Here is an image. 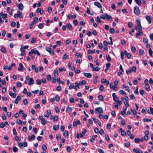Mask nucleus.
<instances>
[{
  "instance_id": "obj_1",
  "label": "nucleus",
  "mask_w": 153,
  "mask_h": 153,
  "mask_svg": "<svg viewBox=\"0 0 153 153\" xmlns=\"http://www.w3.org/2000/svg\"><path fill=\"white\" fill-rule=\"evenodd\" d=\"M134 13L137 15L138 16L140 13V10L138 7L137 6H134Z\"/></svg>"
},
{
  "instance_id": "obj_2",
  "label": "nucleus",
  "mask_w": 153,
  "mask_h": 153,
  "mask_svg": "<svg viewBox=\"0 0 153 153\" xmlns=\"http://www.w3.org/2000/svg\"><path fill=\"white\" fill-rule=\"evenodd\" d=\"M136 68L134 67H133L132 68L130 69L129 70H127L126 71V73L127 74H128L130 73H132L133 72H135L136 71Z\"/></svg>"
},
{
  "instance_id": "obj_3",
  "label": "nucleus",
  "mask_w": 153,
  "mask_h": 153,
  "mask_svg": "<svg viewBox=\"0 0 153 153\" xmlns=\"http://www.w3.org/2000/svg\"><path fill=\"white\" fill-rule=\"evenodd\" d=\"M45 50L49 52L51 55H54V51L52 49L49 47H47L46 48Z\"/></svg>"
},
{
  "instance_id": "obj_4",
  "label": "nucleus",
  "mask_w": 153,
  "mask_h": 153,
  "mask_svg": "<svg viewBox=\"0 0 153 153\" xmlns=\"http://www.w3.org/2000/svg\"><path fill=\"white\" fill-rule=\"evenodd\" d=\"M95 111L96 113H103V109L102 107H99L95 109Z\"/></svg>"
},
{
  "instance_id": "obj_5",
  "label": "nucleus",
  "mask_w": 153,
  "mask_h": 153,
  "mask_svg": "<svg viewBox=\"0 0 153 153\" xmlns=\"http://www.w3.org/2000/svg\"><path fill=\"white\" fill-rule=\"evenodd\" d=\"M31 51H32L33 53L36 54H37L39 56H40V53L39 52L36 50L35 48L31 50Z\"/></svg>"
},
{
  "instance_id": "obj_6",
  "label": "nucleus",
  "mask_w": 153,
  "mask_h": 153,
  "mask_svg": "<svg viewBox=\"0 0 153 153\" xmlns=\"http://www.w3.org/2000/svg\"><path fill=\"white\" fill-rule=\"evenodd\" d=\"M21 97L20 96H17L16 99L15 100V103L16 104H17L19 101L21 100Z\"/></svg>"
},
{
  "instance_id": "obj_7",
  "label": "nucleus",
  "mask_w": 153,
  "mask_h": 153,
  "mask_svg": "<svg viewBox=\"0 0 153 153\" xmlns=\"http://www.w3.org/2000/svg\"><path fill=\"white\" fill-rule=\"evenodd\" d=\"M124 54L126 56L128 59H130L131 58V55L129 53L127 52L126 50L124 51Z\"/></svg>"
},
{
  "instance_id": "obj_8",
  "label": "nucleus",
  "mask_w": 153,
  "mask_h": 153,
  "mask_svg": "<svg viewBox=\"0 0 153 153\" xmlns=\"http://www.w3.org/2000/svg\"><path fill=\"white\" fill-rule=\"evenodd\" d=\"M94 4L99 8H102V5L98 2H95L94 3Z\"/></svg>"
},
{
  "instance_id": "obj_9",
  "label": "nucleus",
  "mask_w": 153,
  "mask_h": 153,
  "mask_svg": "<svg viewBox=\"0 0 153 153\" xmlns=\"http://www.w3.org/2000/svg\"><path fill=\"white\" fill-rule=\"evenodd\" d=\"M34 81L33 79L32 78H30L29 80V82L28 83V85H31L33 84L34 83Z\"/></svg>"
},
{
  "instance_id": "obj_10",
  "label": "nucleus",
  "mask_w": 153,
  "mask_h": 153,
  "mask_svg": "<svg viewBox=\"0 0 153 153\" xmlns=\"http://www.w3.org/2000/svg\"><path fill=\"white\" fill-rule=\"evenodd\" d=\"M19 9L20 10L22 11L23 10L24 8V6L22 3L19 4L18 6Z\"/></svg>"
},
{
  "instance_id": "obj_11",
  "label": "nucleus",
  "mask_w": 153,
  "mask_h": 153,
  "mask_svg": "<svg viewBox=\"0 0 153 153\" xmlns=\"http://www.w3.org/2000/svg\"><path fill=\"white\" fill-rule=\"evenodd\" d=\"M84 75L87 78H90L92 77V74L90 73H84Z\"/></svg>"
},
{
  "instance_id": "obj_12",
  "label": "nucleus",
  "mask_w": 153,
  "mask_h": 153,
  "mask_svg": "<svg viewBox=\"0 0 153 153\" xmlns=\"http://www.w3.org/2000/svg\"><path fill=\"white\" fill-rule=\"evenodd\" d=\"M35 138V136L34 134H32L31 136H29L28 137V140L30 141L32 139L34 140Z\"/></svg>"
},
{
  "instance_id": "obj_13",
  "label": "nucleus",
  "mask_w": 153,
  "mask_h": 153,
  "mask_svg": "<svg viewBox=\"0 0 153 153\" xmlns=\"http://www.w3.org/2000/svg\"><path fill=\"white\" fill-rule=\"evenodd\" d=\"M105 19L110 20L112 19L111 16L110 15H108L107 13H105Z\"/></svg>"
},
{
  "instance_id": "obj_14",
  "label": "nucleus",
  "mask_w": 153,
  "mask_h": 153,
  "mask_svg": "<svg viewBox=\"0 0 153 153\" xmlns=\"http://www.w3.org/2000/svg\"><path fill=\"white\" fill-rule=\"evenodd\" d=\"M19 66L20 68H18V70L19 71H22L23 68H24L23 65L21 63H20L19 64Z\"/></svg>"
},
{
  "instance_id": "obj_15",
  "label": "nucleus",
  "mask_w": 153,
  "mask_h": 153,
  "mask_svg": "<svg viewBox=\"0 0 153 153\" xmlns=\"http://www.w3.org/2000/svg\"><path fill=\"white\" fill-rule=\"evenodd\" d=\"M32 68L33 70H34L35 72L37 73L38 72V68L36 67L35 65H33L32 66Z\"/></svg>"
},
{
  "instance_id": "obj_16",
  "label": "nucleus",
  "mask_w": 153,
  "mask_h": 153,
  "mask_svg": "<svg viewBox=\"0 0 153 153\" xmlns=\"http://www.w3.org/2000/svg\"><path fill=\"white\" fill-rule=\"evenodd\" d=\"M146 20L148 21L149 23L150 24L151 22V17L148 16H147L146 17Z\"/></svg>"
},
{
  "instance_id": "obj_17",
  "label": "nucleus",
  "mask_w": 153,
  "mask_h": 153,
  "mask_svg": "<svg viewBox=\"0 0 153 153\" xmlns=\"http://www.w3.org/2000/svg\"><path fill=\"white\" fill-rule=\"evenodd\" d=\"M36 12L38 13H39L41 15H42L43 13V10H41L40 8H39L37 9Z\"/></svg>"
},
{
  "instance_id": "obj_18",
  "label": "nucleus",
  "mask_w": 153,
  "mask_h": 153,
  "mask_svg": "<svg viewBox=\"0 0 153 153\" xmlns=\"http://www.w3.org/2000/svg\"><path fill=\"white\" fill-rule=\"evenodd\" d=\"M0 15L1 16H2L3 18L4 19H5L7 17V15L6 13L3 14L2 12H1L0 13Z\"/></svg>"
},
{
  "instance_id": "obj_19",
  "label": "nucleus",
  "mask_w": 153,
  "mask_h": 153,
  "mask_svg": "<svg viewBox=\"0 0 153 153\" xmlns=\"http://www.w3.org/2000/svg\"><path fill=\"white\" fill-rule=\"evenodd\" d=\"M59 124H58L57 125H54L53 126V129L55 131H56L59 129Z\"/></svg>"
},
{
  "instance_id": "obj_20",
  "label": "nucleus",
  "mask_w": 153,
  "mask_h": 153,
  "mask_svg": "<svg viewBox=\"0 0 153 153\" xmlns=\"http://www.w3.org/2000/svg\"><path fill=\"white\" fill-rule=\"evenodd\" d=\"M18 15L19 17L20 18H22L23 17L22 13L19 11H18L17 12Z\"/></svg>"
},
{
  "instance_id": "obj_21",
  "label": "nucleus",
  "mask_w": 153,
  "mask_h": 153,
  "mask_svg": "<svg viewBox=\"0 0 153 153\" xmlns=\"http://www.w3.org/2000/svg\"><path fill=\"white\" fill-rule=\"evenodd\" d=\"M38 19L37 17H34L33 18V20L32 22V23L33 24H35L38 21Z\"/></svg>"
},
{
  "instance_id": "obj_22",
  "label": "nucleus",
  "mask_w": 153,
  "mask_h": 153,
  "mask_svg": "<svg viewBox=\"0 0 153 153\" xmlns=\"http://www.w3.org/2000/svg\"><path fill=\"white\" fill-rule=\"evenodd\" d=\"M72 109L71 107L68 106L66 109V111L68 113H70L72 111Z\"/></svg>"
},
{
  "instance_id": "obj_23",
  "label": "nucleus",
  "mask_w": 153,
  "mask_h": 153,
  "mask_svg": "<svg viewBox=\"0 0 153 153\" xmlns=\"http://www.w3.org/2000/svg\"><path fill=\"white\" fill-rule=\"evenodd\" d=\"M120 94L121 95H126V93L123 90H121L119 91Z\"/></svg>"
},
{
  "instance_id": "obj_24",
  "label": "nucleus",
  "mask_w": 153,
  "mask_h": 153,
  "mask_svg": "<svg viewBox=\"0 0 153 153\" xmlns=\"http://www.w3.org/2000/svg\"><path fill=\"white\" fill-rule=\"evenodd\" d=\"M145 88L146 90L148 91L150 90V86L149 84L147 83L145 86Z\"/></svg>"
},
{
  "instance_id": "obj_25",
  "label": "nucleus",
  "mask_w": 153,
  "mask_h": 153,
  "mask_svg": "<svg viewBox=\"0 0 153 153\" xmlns=\"http://www.w3.org/2000/svg\"><path fill=\"white\" fill-rule=\"evenodd\" d=\"M140 151H141V150H139V149L138 148H137L136 149L134 148L133 149V152H135L136 153H139Z\"/></svg>"
},
{
  "instance_id": "obj_26",
  "label": "nucleus",
  "mask_w": 153,
  "mask_h": 153,
  "mask_svg": "<svg viewBox=\"0 0 153 153\" xmlns=\"http://www.w3.org/2000/svg\"><path fill=\"white\" fill-rule=\"evenodd\" d=\"M63 135L65 137H68V131H65L63 133Z\"/></svg>"
},
{
  "instance_id": "obj_27",
  "label": "nucleus",
  "mask_w": 153,
  "mask_h": 153,
  "mask_svg": "<svg viewBox=\"0 0 153 153\" xmlns=\"http://www.w3.org/2000/svg\"><path fill=\"white\" fill-rule=\"evenodd\" d=\"M100 68L98 67H96V68H94L92 69L93 71H98L100 70Z\"/></svg>"
},
{
  "instance_id": "obj_28",
  "label": "nucleus",
  "mask_w": 153,
  "mask_h": 153,
  "mask_svg": "<svg viewBox=\"0 0 153 153\" xmlns=\"http://www.w3.org/2000/svg\"><path fill=\"white\" fill-rule=\"evenodd\" d=\"M98 97L99 100L100 101H102L104 100V97L101 95H99Z\"/></svg>"
},
{
  "instance_id": "obj_29",
  "label": "nucleus",
  "mask_w": 153,
  "mask_h": 153,
  "mask_svg": "<svg viewBox=\"0 0 153 153\" xmlns=\"http://www.w3.org/2000/svg\"><path fill=\"white\" fill-rule=\"evenodd\" d=\"M106 58L108 62H110L111 61V58L110 57L109 54H107L106 56Z\"/></svg>"
},
{
  "instance_id": "obj_30",
  "label": "nucleus",
  "mask_w": 153,
  "mask_h": 153,
  "mask_svg": "<svg viewBox=\"0 0 153 153\" xmlns=\"http://www.w3.org/2000/svg\"><path fill=\"white\" fill-rule=\"evenodd\" d=\"M135 1L138 5H141V1L140 0H135Z\"/></svg>"
},
{
  "instance_id": "obj_31",
  "label": "nucleus",
  "mask_w": 153,
  "mask_h": 153,
  "mask_svg": "<svg viewBox=\"0 0 153 153\" xmlns=\"http://www.w3.org/2000/svg\"><path fill=\"white\" fill-rule=\"evenodd\" d=\"M137 27H139L141 26L140 21L138 19L137 20Z\"/></svg>"
},
{
  "instance_id": "obj_32",
  "label": "nucleus",
  "mask_w": 153,
  "mask_h": 153,
  "mask_svg": "<svg viewBox=\"0 0 153 153\" xmlns=\"http://www.w3.org/2000/svg\"><path fill=\"white\" fill-rule=\"evenodd\" d=\"M66 27H68L70 30H72V27L70 23L68 24V25H66Z\"/></svg>"
},
{
  "instance_id": "obj_33",
  "label": "nucleus",
  "mask_w": 153,
  "mask_h": 153,
  "mask_svg": "<svg viewBox=\"0 0 153 153\" xmlns=\"http://www.w3.org/2000/svg\"><path fill=\"white\" fill-rule=\"evenodd\" d=\"M149 55L151 57L152 56L153 51H152L151 48H150L149 49Z\"/></svg>"
},
{
  "instance_id": "obj_34",
  "label": "nucleus",
  "mask_w": 153,
  "mask_h": 153,
  "mask_svg": "<svg viewBox=\"0 0 153 153\" xmlns=\"http://www.w3.org/2000/svg\"><path fill=\"white\" fill-rule=\"evenodd\" d=\"M121 135L122 136L124 137L126 134V132L124 130L121 131Z\"/></svg>"
},
{
  "instance_id": "obj_35",
  "label": "nucleus",
  "mask_w": 153,
  "mask_h": 153,
  "mask_svg": "<svg viewBox=\"0 0 153 153\" xmlns=\"http://www.w3.org/2000/svg\"><path fill=\"white\" fill-rule=\"evenodd\" d=\"M1 52L4 53H5L6 52V49L4 47H3L1 48Z\"/></svg>"
},
{
  "instance_id": "obj_36",
  "label": "nucleus",
  "mask_w": 153,
  "mask_h": 153,
  "mask_svg": "<svg viewBox=\"0 0 153 153\" xmlns=\"http://www.w3.org/2000/svg\"><path fill=\"white\" fill-rule=\"evenodd\" d=\"M134 93L136 95H138L139 94L138 88L137 87L136 88L135 90L134 91Z\"/></svg>"
},
{
  "instance_id": "obj_37",
  "label": "nucleus",
  "mask_w": 153,
  "mask_h": 153,
  "mask_svg": "<svg viewBox=\"0 0 153 153\" xmlns=\"http://www.w3.org/2000/svg\"><path fill=\"white\" fill-rule=\"evenodd\" d=\"M121 44L123 45H125L126 44V41L123 39H121Z\"/></svg>"
},
{
  "instance_id": "obj_38",
  "label": "nucleus",
  "mask_w": 153,
  "mask_h": 153,
  "mask_svg": "<svg viewBox=\"0 0 153 153\" xmlns=\"http://www.w3.org/2000/svg\"><path fill=\"white\" fill-rule=\"evenodd\" d=\"M18 149L16 147L14 146V147H13V151L14 152H17L18 151Z\"/></svg>"
},
{
  "instance_id": "obj_39",
  "label": "nucleus",
  "mask_w": 153,
  "mask_h": 153,
  "mask_svg": "<svg viewBox=\"0 0 153 153\" xmlns=\"http://www.w3.org/2000/svg\"><path fill=\"white\" fill-rule=\"evenodd\" d=\"M58 117L57 116L55 115L53 118V120L54 121H57L58 120Z\"/></svg>"
},
{
  "instance_id": "obj_40",
  "label": "nucleus",
  "mask_w": 153,
  "mask_h": 153,
  "mask_svg": "<svg viewBox=\"0 0 153 153\" xmlns=\"http://www.w3.org/2000/svg\"><path fill=\"white\" fill-rule=\"evenodd\" d=\"M36 41V39L35 38H33L31 41V42L32 43H34Z\"/></svg>"
},
{
  "instance_id": "obj_41",
  "label": "nucleus",
  "mask_w": 153,
  "mask_h": 153,
  "mask_svg": "<svg viewBox=\"0 0 153 153\" xmlns=\"http://www.w3.org/2000/svg\"><path fill=\"white\" fill-rule=\"evenodd\" d=\"M61 137L60 134H57L56 135V139L57 140H59L61 139Z\"/></svg>"
},
{
  "instance_id": "obj_42",
  "label": "nucleus",
  "mask_w": 153,
  "mask_h": 153,
  "mask_svg": "<svg viewBox=\"0 0 153 153\" xmlns=\"http://www.w3.org/2000/svg\"><path fill=\"white\" fill-rule=\"evenodd\" d=\"M54 75L55 76H58V71L57 70H55L53 72Z\"/></svg>"
},
{
  "instance_id": "obj_43",
  "label": "nucleus",
  "mask_w": 153,
  "mask_h": 153,
  "mask_svg": "<svg viewBox=\"0 0 153 153\" xmlns=\"http://www.w3.org/2000/svg\"><path fill=\"white\" fill-rule=\"evenodd\" d=\"M97 21L98 23H101V20H100V18L99 16H97Z\"/></svg>"
},
{
  "instance_id": "obj_44",
  "label": "nucleus",
  "mask_w": 153,
  "mask_h": 153,
  "mask_svg": "<svg viewBox=\"0 0 153 153\" xmlns=\"http://www.w3.org/2000/svg\"><path fill=\"white\" fill-rule=\"evenodd\" d=\"M42 149L44 150H46L47 149V147L46 146L45 144H43L42 146Z\"/></svg>"
},
{
  "instance_id": "obj_45",
  "label": "nucleus",
  "mask_w": 153,
  "mask_h": 153,
  "mask_svg": "<svg viewBox=\"0 0 153 153\" xmlns=\"http://www.w3.org/2000/svg\"><path fill=\"white\" fill-rule=\"evenodd\" d=\"M143 120L146 122H150L151 121V120L150 119L145 118L143 119Z\"/></svg>"
},
{
  "instance_id": "obj_46",
  "label": "nucleus",
  "mask_w": 153,
  "mask_h": 153,
  "mask_svg": "<svg viewBox=\"0 0 153 153\" xmlns=\"http://www.w3.org/2000/svg\"><path fill=\"white\" fill-rule=\"evenodd\" d=\"M16 25V22L14 21H13L11 23V25L12 27H14Z\"/></svg>"
},
{
  "instance_id": "obj_47",
  "label": "nucleus",
  "mask_w": 153,
  "mask_h": 153,
  "mask_svg": "<svg viewBox=\"0 0 153 153\" xmlns=\"http://www.w3.org/2000/svg\"><path fill=\"white\" fill-rule=\"evenodd\" d=\"M36 82L37 84L38 85H40L41 83V81L40 79H37L36 81Z\"/></svg>"
},
{
  "instance_id": "obj_48",
  "label": "nucleus",
  "mask_w": 153,
  "mask_h": 153,
  "mask_svg": "<svg viewBox=\"0 0 153 153\" xmlns=\"http://www.w3.org/2000/svg\"><path fill=\"white\" fill-rule=\"evenodd\" d=\"M86 83V82L85 80H83L81 82H79V85H82L83 84H85Z\"/></svg>"
},
{
  "instance_id": "obj_49",
  "label": "nucleus",
  "mask_w": 153,
  "mask_h": 153,
  "mask_svg": "<svg viewBox=\"0 0 153 153\" xmlns=\"http://www.w3.org/2000/svg\"><path fill=\"white\" fill-rule=\"evenodd\" d=\"M115 31L114 30L113 28H111L110 29V32L111 34H113L114 33Z\"/></svg>"
},
{
  "instance_id": "obj_50",
  "label": "nucleus",
  "mask_w": 153,
  "mask_h": 153,
  "mask_svg": "<svg viewBox=\"0 0 153 153\" xmlns=\"http://www.w3.org/2000/svg\"><path fill=\"white\" fill-rule=\"evenodd\" d=\"M41 123L43 125H45V120L44 119H42L41 121Z\"/></svg>"
},
{
  "instance_id": "obj_51",
  "label": "nucleus",
  "mask_w": 153,
  "mask_h": 153,
  "mask_svg": "<svg viewBox=\"0 0 153 153\" xmlns=\"http://www.w3.org/2000/svg\"><path fill=\"white\" fill-rule=\"evenodd\" d=\"M121 59L123 60L124 59V52L122 51L121 53Z\"/></svg>"
},
{
  "instance_id": "obj_52",
  "label": "nucleus",
  "mask_w": 153,
  "mask_h": 153,
  "mask_svg": "<svg viewBox=\"0 0 153 153\" xmlns=\"http://www.w3.org/2000/svg\"><path fill=\"white\" fill-rule=\"evenodd\" d=\"M74 87V84H73V83L71 84L69 87V89H71L73 88Z\"/></svg>"
},
{
  "instance_id": "obj_53",
  "label": "nucleus",
  "mask_w": 153,
  "mask_h": 153,
  "mask_svg": "<svg viewBox=\"0 0 153 153\" xmlns=\"http://www.w3.org/2000/svg\"><path fill=\"white\" fill-rule=\"evenodd\" d=\"M143 42L145 44H147L148 43V39H147L144 38L143 39Z\"/></svg>"
},
{
  "instance_id": "obj_54",
  "label": "nucleus",
  "mask_w": 153,
  "mask_h": 153,
  "mask_svg": "<svg viewBox=\"0 0 153 153\" xmlns=\"http://www.w3.org/2000/svg\"><path fill=\"white\" fill-rule=\"evenodd\" d=\"M97 150L100 153H104L103 150L101 149L98 148Z\"/></svg>"
},
{
  "instance_id": "obj_55",
  "label": "nucleus",
  "mask_w": 153,
  "mask_h": 153,
  "mask_svg": "<svg viewBox=\"0 0 153 153\" xmlns=\"http://www.w3.org/2000/svg\"><path fill=\"white\" fill-rule=\"evenodd\" d=\"M23 103L25 105H26L28 103L27 100V99H25L23 100Z\"/></svg>"
},
{
  "instance_id": "obj_56",
  "label": "nucleus",
  "mask_w": 153,
  "mask_h": 153,
  "mask_svg": "<svg viewBox=\"0 0 153 153\" xmlns=\"http://www.w3.org/2000/svg\"><path fill=\"white\" fill-rule=\"evenodd\" d=\"M139 53L140 54L143 55L144 53V51L142 49H140L139 51Z\"/></svg>"
},
{
  "instance_id": "obj_57",
  "label": "nucleus",
  "mask_w": 153,
  "mask_h": 153,
  "mask_svg": "<svg viewBox=\"0 0 153 153\" xmlns=\"http://www.w3.org/2000/svg\"><path fill=\"white\" fill-rule=\"evenodd\" d=\"M131 49L132 51H136V49L135 47L133 46H131Z\"/></svg>"
},
{
  "instance_id": "obj_58",
  "label": "nucleus",
  "mask_w": 153,
  "mask_h": 153,
  "mask_svg": "<svg viewBox=\"0 0 153 153\" xmlns=\"http://www.w3.org/2000/svg\"><path fill=\"white\" fill-rule=\"evenodd\" d=\"M16 122L18 124H20V125H22V121L21 120H19V119L18 120H17Z\"/></svg>"
},
{
  "instance_id": "obj_59",
  "label": "nucleus",
  "mask_w": 153,
  "mask_h": 153,
  "mask_svg": "<svg viewBox=\"0 0 153 153\" xmlns=\"http://www.w3.org/2000/svg\"><path fill=\"white\" fill-rule=\"evenodd\" d=\"M91 31H92V33L95 36H96L97 35V33L95 30H92Z\"/></svg>"
},
{
  "instance_id": "obj_60",
  "label": "nucleus",
  "mask_w": 153,
  "mask_h": 153,
  "mask_svg": "<svg viewBox=\"0 0 153 153\" xmlns=\"http://www.w3.org/2000/svg\"><path fill=\"white\" fill-rule=\"evenodd\" d=\"M130 144L129 143H125V146L126 147L128 148L130 146Z\"/></svg>"
},
{
  "instance_id": "obj_61",
  "label": "nucleus",
  "mask_w": 153,
  "mask_h": 153,
  "mask_svg": "<svg viewBox=\"0 0 153 153\" xmlns=\"http://www.w3.org/2000/svg\"><path fill=\"white\" fill-rule=\"evenodd\" d=\"M99 89L100 91H103L104 89L103 86L102 85H101Z\"/></svg>"
},
{
  "instance_id": "obj_62",
  "label": "nucleus",
  "mask_w": 153,
  "mask_h": 153,
  "mask_svg": "<svg viewBox=\"0 0 153 153\" xmlns=\"http://www.w3.org/2000/svg\"><path fill=\"white\" fill-rule=\"evenodd\" d=\"M4 127V124L2 122L0 123V127L3 128Z\"/></svg>"
},
{
  "instance_id": "obj_63",
  "label": "nucleus",
  "mask_w": 153,
  "mask_h": 153,
  "mask_svg": "<svg viewBox=\"0 0 153 153\" xmlns=\"http://www.w3.org/2000/svg\"><path fill=\"white\" fill-rule=\"evenodd\" d=\"M149 37L151 40H153V33H151Z\"/></svg>"
},
{
  "instance_id": "obj_64",
  "label": "nucleus",
  "mask_w": 153,
  "mask_h": 153,
  "mask_svg": "<svg viewBox=\"0 0 153 153\" xmlns=\"http://www.w3.org/2000/svg\"><path fill=\"white\" fill-rule=\"evenodd\" d=\"M150 114H152L153 115V108L150 107Z\"/></svg>"
}]
</instances>
